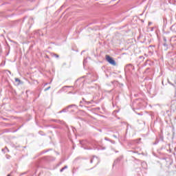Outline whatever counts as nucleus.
<instances>
[{"label": "nucleus", "instance_id": "1", "mask_svg": "<svg viewBox=\"0 0 176 176\" xmlns=\"http://www.w3.org/2000/svg\"><path fill=\"white\" fill-rule=\"evenodd\" d=\"M105 58H106V60L109 62V63L111 64V65H116V62L109 55H106Z\"/></svg>", "mask_w": 176, "mask_h": 176}, {"label": "nucleus", "instance_id": "2", "mask_svg": "<svg viewBox=\"0 0 176 176\" xmlns=\"http://www.w3.org/2000/svg\"><path fill=\"white\" fill-rule=\"evenodd\" d=\"M15 82H18V83H19V85H20V79H19V78H15Z\"/></svg>", "mask_w": 176, "mask_h": 176}, {"label": "nucleus", "instance_id": "3", "mask_svg": "<svg viewBox=\"0 0 176 176\" xmlns=\"http://www.w3.org/2000/svg\"><path fill=\"white\" fill-rule=\"evenodd\" d=\"M65 168H67V166L63 168L60 170V171H63V170H65Z\"/></svg>", "mask_w": 176, "mask_h": 176}, {"label": "nucleus", "instance_id": "4", "mask_svg": "<svg viewBox=\"0 0 176 176\" xmlns=\"http://www.w3.org/2000/svg\"><path fill=\"white\" fill-rule=\"evenodd\" d=\"M7 176H10V175H8Z\"/></svg>", "mask_w": 176, "mask_h": 176}]
</instances>
